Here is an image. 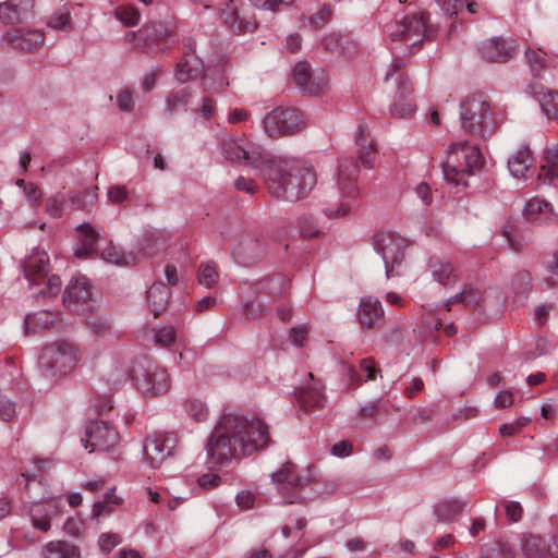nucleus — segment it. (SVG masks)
<instances>
[{"label":"nucleus","instance_id":"obj_16","mask_svg":"<svg viewBox=\"0 0 558 558\" xmlns=\"http://www.w3.org/2000/svg\"><path fill=\"white\" fill-rule=\"evenodd\" d=\"M293 78L305 93L317 95L327 88L328 80L320 68L312 69L307 62H299L293 69Z\"/></svg>","mask_w":558,"mask_h":558},{"label":"nucleus","instance_id":"obj_19","mask_svg":"<svg viewBox=\"0 0 558 558\" xmlns=\"http://www.w3.org/2000/svg\"><path fill=\"white\" fill-rule=\"evenodd\" d=\"M134 250L136 252L131 251L130 253H122L118 250V247L113 245H108L106 248L101 252V258L110 264L118 265V266H129V265H135L141 259L154 255L155 248L150 245L144 246L141 242H138Z\"/></svg>","mask_w":558,"mask_h":558},{"label":"nucleus","instance_id":"obj_39","mask_svg":"<svg viewBox=\"0 0 558 558\" xmlns=\"http://www.w3.org/2000/svg\"><path fill=\"white\" fill-rule=\"evenodd\" d=\"M464 504L458 500L439 502L434 510L435 517L439 522H450L454 520L463 510Z\"/></svg>","mask_w":558,"mask_h":558},{"label":"nucleus","instance_id":"obj_43","mask_svg":"<svg viewBox=\"0 0 558 558\" xmlns=\"http://www.w3.org/2000/svg\"><path fill=\"white\" fill-rule=\"evenodd\" d=\"M193 92L190 86L182 88L181 90L169 95L166 98V114H173L180 108L187 105Z\"/></svg>","mask_w":558,"mask_h":558},{"label":"nucleus","instance_id":"obj_5","mask_svg":"<svg viewBox=\"0 0 558 558\" xmlns=\"http://www.w3.org/2000/svg\"><path fill=\"white\" fill-rule=\"evenodd\" d=\"M482 165L483 157L478 148L466 142L452 144L442 166L444 178L453 187L463 189Z\"/></svg>","mask_w":558,"mask_h":558},{"label":"nucleus","instance_id":"obj_12","mask_svg":"<svg viewBox=\"0 0 558 558\" xmlns=\"http://www.w3.org/2000/svg\"><path fill=\"white\" fill-rule=\"evenodd\" d=\"M374 247L383 257L387 278L392 277L395 269L404 259L407 239L397 232L380 230L375 234Z\"/></svg>","mask_w":558,"mask_h":558},{"label":"nucleus","instance_id":"obj_46","mask_svg":"<svg viewBox=\"0 0 558 558\" xmlns=\"http://www.w3.org/2000/svg\"><path fill=\"white\" fill-rule=\"evenodd\" d=\"M219 275L216 266L213 263H203L198 269V282L199 284L211 288L218 281Z\"/></svg>","mask_w":558,"mask_h":558},{"label":"nucleus","instance_id":"obj_6","mask_svg":"<svg viewBox=\"0 0 558 558\" xmlns=\"http://www.w3.org/2000/svg\"><path fill=\"white\" fill-rule=\"evenodd\" d=\"M78 345L69 340H57L43 348L39 368L44 376L57 380L70 375L81 363Z\"/></svg>","mask_w":558,"mask_h":558},{"label":"nucleus","instance_id":"obj_54","mask_svg":"<svg viewBox=\"0 0 558 558\" xmlns=\"http://www.w3.org/2000/svg\"><path fill=\"white\" fill-rule=\"evenodd\" d=\"M121 542V538L116 533H104L99 536L98 545L104 554H109Z\"/></svg>","mask_w":558,"mask_h":558},{"label":"nucleus","instance_id":"obj_56","mask_svg":"<svg viewBox=\"0 0 558 558\" xmlns=\"http://www.w3.org/2000/svg\"><path fill=\"white\" fill-rule=\"evenodd\" d=\"M244 312L246 318H257L263 316L266 312V304L259 299L248 301L244 304Z\"/></svg>","mask_w":558,"mask_h":558},{"label":"nucleus","instance_id":"obj_11","mask_svg":"<svg viewBox=\"0 0 558 558\" xmlns=\"http://www.w3.org/2000/svg\"><path fill=\"white\" fill-rule=\"evenodd\" d=\"M385 81H393L398 85L395 100L390 106V112L397 118H408L415 111V105L410 95L413 90L412 84L404 72V62L393 60L390 64Z\"/></svg>","mask_w":558,"mask_h":558},{"label":"nucleus","instance_id":"obj_47","mask_svg":"<svg viewBox=\"0 0 558 558\" xmlns=\"http://www.w3.org/2000/svg\"><path fill=\"white\" fill-rule=\"evenodd\" d=\"M229 85L227 78L222 75L214 77V73H206L203 80V88L206 93H218L223 90Z\"/></svg>","mask_w":558,"mask_h":558},{"label":"nucleus","instance_id":"obj_22","mask_svg":"<svg viewBox=\"0 0 558 558\" xmlns=\"http://www.w3.org/2000/svg\"><path fill=\"white\" fill-rule=\"evenodd\" d=\"M92 298V286L85 276L74 277L63 294V303L68 306L84 304Z\"/></svg>","mask_w":558,"mask_h":558},{"label":"nucleus","instance_id":"obj_38","mask_svg":"<svg viewBox=\"0 0 558 558\" xmlns=\"http://www.w3.org/2000/svg\"><path fill=\"white\" fill-rule=\"evenodd\" d=\"M360 368L364 374V378L360 377L353 367H348V375L352 384L360 385L362 381L375 380L379 373V368L371 357L362 359L360 362Z\"/></svg>","mask_w":558,"mask_h":558},{"label":"nucleus","instance_id":"obj_27","mask_svg":"<svg viewBox=\"0 0 558 558\" xmlns=\"http://www.w3.org/2000/svg\"><path fill=\"white\" fill-rule=\"evenodd\" d=\"M428 269L433 279L442 286H449L457 280V271L451 262L442 257H430Z\"/></svg>","mask_w":558,"mask_h":558},{"label":"nucleus","instance_id":"obj_37","mask_svg":"<svg viewBox=\"0 0 558 558\" xmlns=\"http://www.w3.org/2000/svg\"><path fill=\"white\" fill-rule=\"evenodd\" d=\"M78 553L74 545L63 541H52L45 545V558H77Z\"/></svg>","mask_w":558,"mask_h":558},{"label":"nucleus","instance_id":"obj_48","mask_svg":"<svg viewBox=\"0 0 558 558\" xmlns=\"http://www.w3.org/2000/svg\"><path fill=\"white\" fill-rule=\"evenodd\" d=\"M116 16L125 26H134L140 21V13L133 7H121L117 9Z\"/></svg>","mask_w":558,"mask_h":558},{"label":"nucleus","instance_id":"obj_23","mask_svg":"<svg viewBox=\"0 0 558 558\" xmlns=\"http://www.w3.org/2000/svg\"><path fill=\"white\" fill-rule=\"evenodd\" d=\"M355 143L361 162L367 168H373L376 160V150L368 126L364 122H361L356 129Z\"/></svg>","mask_w":558,"mask_h":558},{"label":"nucleus","instance_id":"obj_44","mask_svg":"<svg viewBox=\"0 0 558 558\" xmlns=\"http://www.w3.org/2000/svg\"><path fill=\"white\" fill-rule=\"evenodd\" d=\"M184 409L189 417L195 422H205L208 417L207 405L198 399L192 398L184 402Z\"/></svg>","mask_w":558,"mask_h":558},{"label":"nucleus","instance_id":"obj_42","mask_svg":"<svg viewBox=\"0 0 558 558\" xmlns=\"http://www.w3.org/2000/svg\"><path fill=\"white\" fill-rule=\"evenodd\" d=\"M69 209L66 192H58L46 201V213L53 218H61Z\"/></svg>","mask_w":558,"mask_h":558},{"label":"nucleus","instance_id":"obj_33","mask_svg":"<svg viewBox=\"0 0 558 558\" xmlns=\"http://www.w3.org/2000/svg\"><path fill=\"white\" fill-rule=\"evenodd\" d=\"M170 296L169 290L162 283H154L147 291V302L154 316H159L166 308Z\"/></svg>","mask_w":558,"mask_h":558},{"label":"nucleus","instance_id":"obj_51","mask_svg":"<svg viewBox=\"0 0 558 558\" xmlns=\"http://www.w3.org/2000/svg\"><path fill=\"white\" fill-rule=\"evenodd\" d=\"M41 284H45V288L40 290V293L49 298L57 296L62 287L61 279L54 275L48 277L47 279L45 278L44 280H41L40 286Z\"/></svg>","mask_w":558,"mask_h":558},{"label":"nucleus","instance_id":"obj_28","mask_svg":"<svg viewBox=\"0 0 558 558\" xmlns=\"http://www.w3.org/2000/svg\"><path fill=\"white\" fill-rule=\"evenodd\" d=\"M384 310L379 300L374 298H363L360 302L359 319L362 326L366 328L375 327L381 319Z\"/></svg>","mask_w":558,"mask_h":558},{"label":"nucleus","instance_id":"obj_31","mask_svg":"<svg viewBox=\"0 0 558 558\" xmlns=\"http://www.w3.org/2000/svg\"><path fill=\"white\" fill-rule=\"evenodd\" d=\"M533 165V158L527 146H520L508 159V169L514 178H523Z\"/></svg>","mask_w":558,"mask_h":558},{"label":"nucleus","instance_id":"obj_20","mask_svg":"<svg viewBox=\"0 0 558 558\" xmlns=\"http://www.w3.org/2000/svg\"><path fill=\"white\" fill-rule=\"evenodd\" d=\"M515 49V40L511 38H490L481 44L478 51L489 62H506L513 57Z\"/></svg>","mask_w":558,"mask_h":558},{"label":"nucleus","instance_id":"obj_25","mask_svg":"<svg viewBox=\"0 0 558 558\" xmlns=\"http://www.w3.org/2000/svg\"><path fill=\"white\" fill-rule=\"evenodd\" d=\"M78 240L74 247L77 258H88L97 251L98 233L89 225H81L77 228Z\"/></svg>","mask_w":558,"mask_h":558},{"label":"nucleus","instance_id":"obj_13","mask_svg":"<svg viewBox=\"0 0 558 558\" xmlns=\"http://www.w3.org/2000/svg\"><path fill=\"white\" fill-rule=\"evenodd\" d=\"M304 120L300 111L293 108H277L266 114L263 129L269 137H279L301 131Z\"/></svg>","mask_w":558,"mask_h":558},{"label":"nucleus","instance_id":"obj_30","mask_svg":"<svg viewBox=\"0 0 558 558\" xmlns=\"http://www.w3.org/2000/svg\"><path fill=\"white\" fill-rule=\"evenodd\" d=\"M203 72V62L187 51L177 65L175 77L179 82L184 83L187 80L198 77Z\"/></svg>","mask_w":558,"mask_h":558},{"label":"nucleus","instance_id":"obj_32","mask_svg":"<svg viewBox=\"0 0 558 558\" xmlns=\"http://www.w3.org/2000/svg\"><path fill=\"white\" fill-rule=\"evenodd\" d=\"M27 1H12L8 0L0 3V23L14 24L22 22L26 15Z\"/></svg>","mask_w":558,"mask_h":558},{"label":"nucleus","instance_id":"obj_4","mask_svg":"<svg viewBox=\"0 0 558 558\" xmlns=\"http://www.w3.org/2000/svg\"><path fill=\"white\" fill-rule=\"evenodd\" d=\"M428 20V13L413 12L387 24L385 31L392 40L402 41L409 53H414L425 41L433 40L437 35V28Z\"/></svg>","mask_w":558,"mask_h":558},{"label":"nucleus","instance_id":"obj_9","mask_svg":"<svg viewBox=\"0 0 558 558\" xmlns=\"http://www.w3.org/2000/svg\"><path fill=\"white\" fill-rule=\"evenodd\" d=\"M314 477L315 473L312 468L296 470L292 462H287L278 472L271 475V481L282 498L287 502L293 504L300 500V490L311 484Z\"/></svg>","mask_w":558,"mask_h":558},{"label":"nucleus","instance_id":"obj_14","mask_svg":"<svg viewBox=\"0 0 558 558\" xmlns=\"http://www.w3.org/2000/svg\"><path fill=\"white\" fill-rule=\"evenodd\" d=\"M178 438L173 433H160L148 437L144 444V460L151 468H159L173 454Z\"/></svg>","mask_w":558,"mask_h":558},{"label":"nucleus","instance_id":"obj_62","mask_svg":"<svg viewBox=\"0 0 558 558\" xmlns=\"http://www.w3.org/2000/svg\"><path fill=\"white\" fill-rule=\"evenodd\" d=\"M507 518L512 522H518L522 518L523 509L520 502L511 500L505 502Z\"/></svg>","mask_w":558,"mask_h":558},{"label":"nucleus","instance_id":"obj_50","mask_svg":"<svg viewBox=\"0 0 558 558\" xmlns=\"http://www.w3.org/2000/svg\"><path fill=\"white\" fill-rule=\"evenodd\" d=\"M154 339L156 344L168 347L175 340V330L171 326H165L155 331Z\"/></svg>","mask_w":558,"mask_h":558},{"label":"nucleus","instance_id":"obj_10","mask_svg":"<svg viewBox=\"0 0 558 558\" xmlns=\"http://www.w3.org/2000/svg\"><path fill=\"white\" fill-rule=\"evenodd\" d=\"M133 377L137 389L146 396L163 395L171 386L168 372L149 360L136 364Z\"/></svg>","mask_w":558,"mask_h":558},{"label":"nucleus","instance_id":"obj_17","mask_svg":"<svg viewBox=\"0 0 558 558\" xmlns=\"http://www.w3.org/2000/svg\"><path fill=\"white\" fill-rule=\"evenodd\" d=\"M45 35L40 29L14 28L2 36V43L21 51H34L44 45Z\"/></svg>","mask_w":558,"mask_h":558},{"label":"nucleus","instance_id":"obj_53","mask_svg":"<svg viewBox=\"0 0 558 558\" xmlns=\"http://www.w3.org/2000/svg\"><path fill=\"white\" fill-rule=\"evenodd\" d=\"M107 198L111 204H122L129 198V191L124 185H112L108 189Z\"/></svg>","mask_w":558,"mask_h":558},{"label":"nucleus","instance_id":"obj_35","mask_svg":"<svg viewBox=\"0 0 558 558\" xmlns=\"http://www.w3.org/2000/svg\"><path fill=\"white\" fill-rule=\"evenodd\" d=\"M550 211V204L538 197L532 198L529 202H526L524 207L525 217L534 222L547 221Z\"/></svg>","mask_w":558,"mask_h":558},{"label":"nucleus","instance_id":"obj_63","mask_svg":"<svg viewBox=\"0 0 558 558\" xmlns=\"http://www.w3.org/2000/svg\"><path fill=\"white\" fill-rule=\"evenodd\" d=\"M331 17V10L329 7H323L315 15L311 17V25L315 28L322 27Z\"/></svg>","mask_w":558,"mask_h":558},{"label":"nucleus","instance_id":"obj_36","mask_svg":"<svg viewBox=\"0 0 558 558\" xmlns=\"http://www.w3.org/2000/svg\"><path fill=\"white\" fill-rule=\"evenodd\" d=\"M97 186L86 189L82 192H66L69 209H85L97 201Z\"/></svg>","mask_w":558,"mask_h":558},{"label":"nucleus","instance_id":"obj_8","mask_svg":"<svg viewBox=\"0 0 558 558\" xmlns=\"http://www.w3.org/2000/svg\"><path fill=\"white\" fill-rule=\"evenodd\" d=\"M460 120L466 133L480 138L489 137L497 128L489 102L481 96L469 97L461 104Z\"/></svg>","mask_w":558,"mask_h":558},{"label":"nucleus","instance_id":"obj_26","mask_svg":"<svg viewBox=\"0 0 558 558\" xmlns=\"http://www.w3.org/2000/svg\"><path fill=\"white\" fill-rule=\"evenodd\" d=\"M310 384L303 385L295 390L296 399L302 408H319L324 403V393L318 381H314L313 375L308 374Z\"/></svg>","mask_w":558,"mask_h":558},{"label":"nucleus","instance_id":"obj_3","mask_svg":"<svg viewBox=\"0 0 558 558\" xmlns=\"http://www.w3.org/2000/svg\"><path fill=\"white\" fill-rule=\"evenodd\" d=\"M356 177L357 167L353 159H340L337 173V192L323 205V213L327 218H343L355 208L360 195Z\"/></svg>","mask_w":558,"mask_h":558},{"label":"nucleus","instance_id":"obj_49","mask_svg":"<svg viewBox=\"0 0 558 558\" xmlns=\"http://www.w3.org/2000/svg\"><path fill=\"white\" fill-rule=\"evenodd\" d=\"M141 34L147 40L157 41L170 35V31L163 24L156 23L142 29Z\"/></svg>","mask_w":558,"mask_h":558},{"label":"nucleus","instance_id":"obj_15","mask_svg":"<svg viewBox=\"0 0 558 558\" xmlns=\"http://www.w3.org/2000/svg\"><path fill=\"white\" fill-rule=\"evenodd\" d=\"M86 439H82L85 449L89 448V452L110 451L119 444V434L116 428L107 422L97 421L92 423L86 432Z\"/></svg>","mask_w":558,"mask_h":558},{"label":"nucleus","instance_id":"obj_24","mask_svg":"<svg viewBox=\"0 0 558 558\" xmlns=\"http://www.w3.org/2000/svg\"><path fill=\"white\" fill-rule=\"evenodd\" d=\"M527 93L534 97L549 119H558V94L546 90L543 85H530Z\"/></svg>","mask_w":558,"mask_h":558},{"label":"nucleus","instance_id":"obj_60","mask_svg":"<svg viewBox=\"0 0 558 558\" xmlns=\"http://www.w3.org/2000/svg\"><path fill=\"white\" fill-rule=\"evenodd\" d=\"M24 194H25L27 202L33 207H37L40 205L41 199H43V194L37 185H35L32 182H28V184L25 185Z\"/></svg>","mask_w":558,"mask_h":558},{"label":"nucleus","instance_id":"obj_40","mask_svg":"<svg viewBox=\"0 0 558 558\" xmlns=\"http://www.w3.org/2000/svg\"><path fill=\"white\" fill-rule=\"evenodd\" d=\"M522 551L526 558H545L548 545L539 536L530 535L522 543Z\"/></svg>","mask_w":558,"mask_h":558},{"label":"nucleus","instance_id":"obj_41","mask_svg":"<svg viewBox=\"0 0 558 558\" xmlns=\"http://www.w3.org/2000/svg\"><path fill=\"white\" fill-rule=\"evenodd\" d=\"M544 160L541 175H544L548 183H553L554 180H558V145L546 149Z\"/></svg>","mask_w":558,"mask_h":558},{"label":"nucleus","instance_id":"obj_18","mask_svg":"<svg viewBox=\"0 0 558 558\" xmlns=\"http://www.w3.org/2000/svg\"><path fill=\"white\" fill-rule=\"evenodd\" d=\"M61 511L59 498H45L41 501L32 502L28 515L35 529L47 532L50 529V521Z\"/></svg>","mask_w":558,"mask_h":558},{"label":"nucleus","instance_id":"obj_29","mask_svg":"<svg viewBox=\"0 0 558 558\" xmlns=\"http://www.w3.org/2000/svg\"><path fill=\"white\" fill-rule=\"evenodd\" d=\"M59 320L58 313L41 310L25 317L24 325L26 333H37L52 328Z\"/></svg>","mask_w":558,"mask_h":558},{"label":"nucleus","instance_id":"obj_58","mask_svg":"<svg viewBox=\"0 0 558 558\" xmlns=\"http://www.w3.org/2000/svg\"><path fill=\"white\" fill-rule=\"evenodd\" d=\"M530 422L531 420L529 417H519L514 422L504 424L499 428L500 435L504 437L512 436L525 427Z\"/></svg>","mask_w":558,"mask_h":558},{"label":"nucleus","instance_id":"obj_52","mask_svg":"<svg viewBox=\"0 0 558 558\" xmlns=\"http://www.w3.org/2000/svg\"><path fill=\"white\" fill-rule=\"evenodd\" d=\"M437 3L446 15L453 16L463 10L466 0H437Z\"/></svg>","mask_w":558,"mask_h":558},{"label":"nucleus","instance_id":"obj_21","mask_svg":"<svg viewBox=\"0 0 558 558\" xmlns=\"http://www.w3.org/2000/svg\"><path fill=\"white\" fill-rule=\"evenodd\" d=\"M49 257L45 250L34 248L23 264L25 278L31 286H40L49 272Z\"/></svg>","mask_w":558,"mask_h":558},{"label":"nucleus","instance_id":"obj_59","mask_svg":"<svg viewBox=\"0 0 558 558\" xmlns=\"http://www.w3.org/2000/svg\"><path fill=\"white\" fill-rule=\"evenodd\" d=\"M251 3L257 9L269 11H278L283 7L290 5L293 0H250Z\"/></svg>","mask_w":558,"mask_h":558},{"label":"nucleus","instance_id":"obj_7","mask_svg":"<svg viewBox=\"0 0 558 558\" xmlns=\"http://www.w3.org/2000/svg\"><path fill=\"white\" fill-rule=\"evenodd\" d=\"M218 145L223 159L232 163L250 166L259 173L271 161L272 155L245 135L232 136L226 133L220 137Z\"/></svg>","mask_w":558,"mask_h":558},{"label":"nucleus","instance_id":"obj_45","mask_svg":"<svg viewBox=\"0 0 558 558\" xmlns=\"http://www.w3.org/2000/svg\"><path fill=\"white\" fill-rule=\"evenodd\" d=\"M545 52L541 50L529 49L525 52V59L530 66L531 73L535 77L542 76V71L545 69Z\"/></svg>","mask_w":558,"mask_h":558},{"label":"nucleus","instance_id":"obj_64","mask_svg":"<svg viewBox=\"0 0 558 558\" xmlns=\"http://www.w3.org/2000/svg\"><path fill=\"white\" fill-rule=\"evenodd\" d=\"M414 193L417 198L422 201L424 205H429L433 201V193L429 185L425 182L418 183L414 187Z\"/></svg>","mask_w":558,"mask_h":558},{"label":"nucleus","instance_id":"obj_55","mask_svg":"<svg viewBox=\"0 0 558 558\" xmlns=\"http://www.w3.org/2000/svg\"><path fill=\"white\" fill-rule=\"evenodd\" d=\"M116 105L122 111H131L134 108V97L131 89L120 90L116 96Z\"/></svg>","mask_w":558,"mask_h":558},{"label":"nucleus","instance_id":"obj_1","mask_svg":"<svg viewBox=\"0 0 558 558\" xmlns=\"http://www.w3.org/2000/svg\"><path fill=\"white\" fill-rule=\"evenodd\" d=\"M268 442V426L260 418L228 413L220 417L205 450L209 463L225 465L263 449Z\"/></svg>","mask_w":558,"mask_h":558},{"label":"nucleus","instance_id":"obj_57","mask_svg":"<svg viewBox=\"0 0 558 558\" xmlns=\"http://www.w3.org/2000/svg\"><path fill=\"white\" fill-rule=\"evenodd\" d=\"M47 24L53 29H69L71 25V15L69 12H58L51 15Z\"/></svg>","mask_w":558,"mask_h":558},{"label":"nucleus","instance_id":"obj_61","mask_svg":"<svg viewBox=\"0 0 558 558\" xmlns=\"http://www.w3.org/2000/svg\"><path fill=\"white\" fill-rule=\"evenodd\" d=\"M15 415V404L0 393V420L9 421Z\"/></svg>","mask_w":558,"mask_h":558},{"label":"nucleus","instance_id":"obj_34","mask_svg":"<svg viewBox=\"0 0 558 558\" xmlns=\"http://www.w3.org/2000/svg\"><path fill=\"white\" fill-rule=\"evenodd\" d=\"M481 300L482 291L473 284H466L459 293L445 301L442 307L446 311H450L453 302L461 303L465 306H475Z\"/></svg>","mask_w":558,"mask_h":558},{"label":"nucleus","instance_id":"obj_2","mask_svg":"<svg viewBox=\"0 0 558 558\" xmlns=\"http://www.w3.org/2000/svg\"><path fill=\"white\" fill-rule=\"evenodd\" d=\"M260 175L272 196L289 202L304 198L317 183L313 167L298 158H275L262 171Z\"/></svg>","mask_w":558,"mask_h":558}]
</instances>
